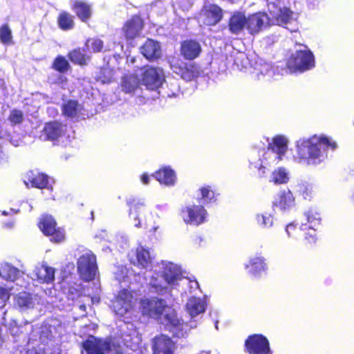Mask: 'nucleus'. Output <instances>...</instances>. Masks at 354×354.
I'll list each match as a JSON object with an SVG mask.
<instances>
[{"mask_svg":"<svg viewBox=\"0 0 354 354\" xmlns=\"http://www.w3.org/2000/svg\"><path fill=\"white\" fill-rule=\"evenodd\" d=\"M295 147L294 158L296 161L307 165H317L327 158V149L335 150L337 145L324 135H313L298 139Z\"/></svg>","mask_w":354,"mask_h":354,"instance_id":"f257e3e1","label":"nucleus"},{"mask_svg":"<svg viewBox=\"0 0 354 354\" xmlns=\"http://www.w3.org/2000/svg\"><path fill=\"white\" fill-rule=\"evenodd\" d=\"M273 10H270L272 19L271 20V25L277 24L279 26H286L287 29L294 31L293 29L290 28L288 25L291 24L293 21L292 12L287 8H277L272 4Z\"/></svg>","mask_w":354,"mask_h":354,"instance_id":"a211bd4d","label":"nucleus"},{"mask_svg":"<svg viewBox=\"0 0 354 354\" xmlns=\"http://www.w3.org/2000/svg\"><path fill=\"white\" fill-rule=\"evenodd\" d=\"M91 300H92V304L99 303L100 297H91Z\"/></svg>","mask_w":354,"mask_h":354,"instance_id":"bf43d9fd","label":"nucleus"},{"mask_svg":"<svg viewBox=\"0 0 354 354\" xmlns=\"http://www.w3.org/2000/svg\"><path fill=\"white\" fill-rule=\"evenodd\" d=\"M308 229H309V232H305V239L310 243H315L316 241L315 229V228H308Z\"/></svg>","mask_w":354,"mask_h":354,"instance_id":"603ef678","label":"nucleus"},{"mask_svg":"<svg viewBox=\"0 0 354 354\" xmlns=\"http://www.w3.org/2000/svg\"><path fill=\"white\" fill-rule=\"evenodd\" d=\"M64 125L59 121H50L45 124L41 133L45 140L56 141L64 133Z\"/></svg>","mask_w":354,"mask_h":354,"instance_id":"6ab92c4d","label":"nucleus"},{"mask_svg":"<svg viewBox=\"0 0 354 354\" xmlns=\"http://www.w3.org/2000/svg\"><path fill=\"white\" fill-rule=\"evenodd\" d=\"M206 307L205 298L193 296L188 299L185 305V311L191 319L195 322L205 313Z\"/></svg>","mask_w":354,"mask_h":354,"instance_id":"f3484780","label":"nucleus"},{"mask_svg":"<svg viewBox=\"0 0 354 354\" xmlns=\"http://www.w3.org/2000/svg\"><path fill=\"white\" fill-rule=\"evenodd\" d=\"M270 18L264 12H258L247 18V30L251 35L259 33L271 25Z\"/></svg>","mask_w":354,"mask_h":354,"instance_id":"2eb2a0df","label":"nucleus"},{"mask_svg":"<svg viewBox=\"0 0 354 354\" xmlns=\"http://www.w3.org/2000/svg\"><path fill=\"white\" fill-rule=\"evenodd\" d=\"M141 181L143 184L147 185L149 183V177L147 174H143L141 176Z\"/></svg>","mask_w":354,"mask_h":354,"instance_id":"13d9d810","label":"nucleus"},{"mask_svg":"<svg viewBox=\"0 0 354 354\" xmlns=\"http://www.w3.org/2000/svg\"><path fill=\"white\" fill-rule=\"evenodd\" d=\"M77 271L82 280H93L97 271L95 257L88 254L82 255L77 261Z\"/></svg>","mask_w":354,"mask_h":354,"instance_id":"0eeeda50","label":"nucleus"},{"mask_svg":"<svg viewBox=\"0 0 354 354\" xmlns=\"http://www.w3.org/2000/svg\"><path fill=\"white\" fill-rule=\"evenodd\" d=\"M200 73V68L196 65L191 64L182 71L181 77L186 81H192L198 77Z\"/></svg>","mask_w":354,"mask_h":354,"instance_id":"79ce46f5","label":"nucleus"},{"mask_svg":"<svg viewBox=\"0 0 354 354\" xmlns=\"http://www.w3.org/2000/svg\"><path fill=\"white\" fill-rule=\"evenodd\" d=\"M123 239H124V240H123V241H122L123 245H127V244H128V241H127V239L126 238H123Z\"/></svg>","mask_w":354,"mask_h":354,"instance_id":"e2e57ef3","label":"nucleus"},{"mask_svg":"<svg viewBox=\"0 0 354 354\" xmlns=\"http://www.w3.org/2000/svg\"><path fill=\"white\" fill-rule=\"evenodd\" d=\"M130 262L140 268L147 269L152 262V257L149 250L143 246H138L135 250L128 254Z\"/></svg>","mask_w":354,"mask_h":354,"instance_id":"ddd939ff","label":"nucleus"},{"mask_svg":"<svg viewBox=\"0 0 354 354\" xmlns=\"http://www.w3.org/2000/svg\"><path fill=\"white\" fill-rule=\"evenodd\" d=\"M314 57L305 46H299L288 61V67L292 71H304L314 66Z\"/></svg>","mask_w":354,"mask_h":354,"instance_id":"423d86ee","label":"nucleus"},{"mask_svg":"<svg viewBox=\"0 0 354 354\" xmlns=\"http://www.w3.org/2000/svg\"><path fill=\"white\" fill-rule=\"evenodd\" d=\"M245 268L248 269V272L252 275L257 276L265 272L267 267L265 259L262 257L256 256L250 259L248 264L245 265Z\"/></svg>","mask_w":354,"mask_h":354,"instance_id":"473e14b6","label":"nucleus"},{"mask_svg":"<svg viewBox=\"0 0 354 354\" xmlns=\"http://www.w3.org/2000/svg\"><path fill=\"white\" fill-rule=\"evenodd\" d=\"M122 352V346L120 344H118L117 346H115L112 344V354H120Z\"/></svg>","mask_w":354,"mask_h":354,"instance_id":"4d7b16f0","label":"nucleus"},{"mask_svg":"<svg viewBox=\"0 0 354 354\" xmlns=\"http://www.w3.org/2000/svg\"><path fill=\"white\" fill-rule=\"evenodd\" d=\"M8 120L12 125L20 124L24 120V114L21 110L14 109L10 111Z\"/></svg>","mask_w":354,"mask_h":354,"instance_id":"a18cd8bd","label":"nucleus"},{"mask_svg":"<svg viewBox=\"0 0 354 354\" xmlns=\"http://www.w3.org/2000/svg\"><path fill=\"white\" fill-rule=\"evenodd\" d=\"M91 48L94 53H99L103 48V41L99 39H94L91 41Z\"/></svg>","mask_w":354,"mask_h":354,"instance_id":"3c124183","label":"nucleus"},{"mask_svg":"<svg viewBox=\"0 0 354 354\" xmlns=\"http://www.w3.org/2000/svg\"><path fill=\"white\" fill-rule=\"evenodd\" d=\"M141 53L148 59H156L161 55V48L158 42L147 39L140 48Z\"/></svg>","mask_w":354,"mask_h":354,"instance_id":"bb28decb","label":"nucleus"},{"mask_svg":"<svg viewBox=\"0 0 354 354\" xmlns=\"http://www.w3.org/2000/svg\"><path fill=\"white\" fill-rule=\"evenodd\" d=\"M142 28V19L138 16H134L125 24L123 30L127 39H131L140 35Z\"/></svg>","mask_w":354,"mask_h":354,"instance_id":"b1692460","label":"nucleus"},{"mask_svg":"<svg viewBox=\"0 0 354 354\" xmlns=\"http://www.w3.org/2000/svg\"><path fill=\"white\" fill-rule=\"evenodd\" d=\"M174 343L165 335H160L153 339V354H173Z\"/></svg>","mask_w":354,"mask_h":354,"instance_id":"4be33fe9","label":"nucleus"},{"mask_svg":"<svg viewBox=\"0 0 354 354\" xmlns=\"http://www.w3.org/2000/svg\"><path fill=\"white\" fill-rule=\"evenodd\" d=\"M147 283L151 292L158 294H164L168 292L170 287H173L166 277L156 270L147 278Z\"/></svg>","mask_w":354,"mask_h":354,"instance_id":"9b49d317","label":"nucleus"},{"mask_svg":"<svg viewBox=\"0 0 354 354\" xmlns=\"http://www.w3.org/2000/svg\"><path fill=\"white\" fill-rule=\"evenodd\" d=\"M51 68L59 74H66L71 71V66L63 55H57L51 64Z\"/></svg>","mask_w":354,"mask_h":354,"instance_id":"c9c22d12","label":"nucleus"},{"mask_svg":"<svg viewBox=\"0 0 354 354\" xmlns=\"http://www.w3.org/2000/svg\"><path fill=\"white\" fill-rule=\"evenodd\" d=\"M159 271L170 282L171 286L178 284L180 279L182 270L180 266L168 261H162L158 263Z\"/></svg>","mask_w":354,"mask_h":354,"instance_id":"f8f14e48","label":"nucleus"},{"mask_svg":"<svg viewBox=\"0 0 354 354\" xmlns=\"http://www.w3.org/2000/svg\"><path fill=\"white\" fill-rule=\"evenodd\" d=\"M297 191L299 192L305 199L310 197L312 187L306 183H299L297 185Z\"/></svg>","mask_w":354,"mask_h":354,"instance_id":"de8ad7c7","label":"nucleus"},{"mask_svg":"<svg viewBox=\"0 0 354 354\" xmlns=\"http://www.w3.org/2000/svg\"><path fill=\"white\" fill-rule=\"evenodd\" d=\"M222 17V10L214 4L205 5L200 15V20L207 26L216 25L221 20Z\"/></svg>","mask_w":354,"mask_h":354,"instance_id":"dca6fc26","label":"nucleus"},{"mask_svg":"<svg viewBox=\"0 0 354 354\" xmlns=\"http://www.w3.org/2000/svg\"><path fill=\"white\" fill-rule=\"evenodd\" d=\"M55 269L46 265H42L36 271V279L40 283H52L55 280Z\"/></svg>","mask_w":354,"mask_h":354,"instance_id":"2f4dec72","label":"nucleus"},{"mask_svg":"<svg viewBox=\"0 0 354 354\" xmlns=\"http://www.w3.org/2000/svg\"><path fill=\"white\" fill-rule=\"evenodd\" d=\"M67 57L73 64L80 66H87L91 59V57L86 53V50L80 47L70 50Z\"/></svg>","mask_w":354,"mask_h":354,"instance_id":"393cba45","label":"nucleus"},{"mask_svg":"<svg viewBox=\"0 0 354 354\" xmlns=\"http://www.w3.org/2000/svg\"><path fill=\"white\" fill-rule=\"evenodd\" d=\"M290 179L289 171L283 167H279L276 168L272 172L270 177V182L274 185L286 184Z\"/></svg>","mask_w":354,"mask_h":354,"instance_id":"f704fd0d","label":"nucleus"},{"mask_svg":"<svg viewBox=\"0 0 354 354\" xmlns=\"http://www.w3.org/2000/svg\"><path fill=\"white\" fill-rule=\"evenodd\" d=\"M273 207L281 212H286L294 207L295 197L290 190L281 192L272 203Z\"/></svg>","mask_w":354,"mask_h":354,"instance_id":"412c9836","label":"nucleus"},{"mask_svg":"<svg viewBox=\"0 0 354 354\" xmlns=\"http://www.w3.org/2000/svg\"><path fill=\"white\" fill-rule=\"evenodd\" d=\"M288 140L284 136H277L272 139L261 159L259 169L262 171V174L266 173L264 169L267 166H275L283 160L288 151Z\"/></svg>","mask_w":354,"mask_h":354,"instance_id":"20e7f679","label":"nucleus"},{"mask_svg":"<svg viewBox=\"0 0 354 354\" xmlns=\"http://www.w3.org/2000/svg\"><path fill=\"white\" fill-rule=\"evenodd\" d=\"M58 27L64 31L72 30L75 27L74 17L66 11H62L57 17Z\"/></svg>","mask_w":354,"mask_h":354,"instance_id":"72a5a7b5","label":"nucleus"},{"mask_svg":"<svg viewBox=\"0 0 354 354\" xmlns=\"http://www.w3.org/2000/svg\"><path fill=\"white\" fill-rule=\"evenodd\" d=\"M15 304L21 308L27 309L33 306L32 295L26 291H21L15 297Z\"/></svg>","mask_w":354,"mask_h":354,"instance_id":"58836bf2","label":"nucleus"},{"mask_svg":"<svg viewBox=\"0 0 354 354\" xmlns=\"http://www.w3.org/2000/svg\"><path fill=\"white\" fill-rule=\"evenodd\" d=\"M153 176L162 185L173 186L176 183V177L174 170L169 167H164L157 171Z\"/></svg>","mask_w":354,"mask_h":354,"instance_id":"cd10ccee","label":"nucleus"},{"mask_svg":"<svg viewBox=\"0 0 354 354\" xmlns=\"http://www.w3.org/2000/svg\"><path fill=\"white\" fill-rule=\"evenodd\" d=\"M5 81L3 79L0 78V88H5Z\"/></svg>","mask_w":354,"mask_h":354,"instance_id":"680f3d73","label":"nucleus"},{"mask_svg":"<svg viewBox=\"0 0 354 354\" xmlns=\"http://www.w3.org/2000/svg\"><path fill=\"white\" fill-rule=\"evenodd\" d=\"M140 308L143 314L157 319L175 336H183V324L177 317L174 310L167 306L164 300L159 299H142L140 302Z\"/></svg>","mask_w":354,"mask_h":354,"instance_id":"f03ea898","label":"nucleus"},{"mask_svg":"<svg viewBox=\"0 0 354 354\" xmlns=\"http://www.w3.org/2000/svg\"><path fill=\"white\" fill-rule=\"evenodd\" d=\"M57 226V224L55 219L50 215L42 216L38 223V227L45 236L49 234L53 228H55Z\"/></svg>","mask_w":354,"mask_h":354,"instance_id":"4c0bfd02","label":"nucleus"},{"mask_svg":"<svg viewBox=\"0 0 354 354\" xmlns=\"http://www.w3.org/2000/svg\"><path fill=\"white\" fill-rule=\"evenodd\" d=\"M127 272V268L125 267H121L120 268V273L115 274V279L120 281L122 279L125 278Z\"/></svg>","mask_w":354,"mask_h":354,"instance_id":"5fc2aeb1","label":"nucleus"},{"mask_svg":"<svg viewBox=\"0 0 354 354\" xmlns=\"http://www.w3.org/2000/svg\"><path fill=\"white\" fill-rule=\"evenodd\" d=\"M165 80V75L162 68L150 67L147 68L142 73V84L146 86V92L143 95V99L147 101L158 97L156 92Z\"/></svg>","mask_w":354,"mask_h":354,"instance_id":"39448f33","label":"nucleus"},{"mask_svg":"<svg viewBox=\"0 0 354 354\" xmlns=\"http://www.w3.org/2000/svg\"><path fill=\"white\" fill-rule=\"evenodd\" d=\"M229 30L232 34L241 33L245 28H247V18L243 14L235 13L229 20Z\"/></svg>","mask_w":354,"mask_h":354,"instance_id":"c85d7f7f","label":"nucleus"},{"mask_svg":"<svg viewBox=\"0 0 354 354\" xmlns=\"http://www.w3.org/2000/svg\"><path fill=\"white\" fill-rule=\"evenodd\" d=\"M207 212L201 205H189L181 210V217L185 223L198 225L205 221Z\"/></svg>","mask_w":354,"mask_h":354,"instance_id":"9d476101","label":"nucleus"},{"mask_svg":"<svg viewBox=\"0 0 354 354\" xmlns=\"http://www.w3.org/2000/svg\"><path fill=\"white\" fill-rule=\"evenodd\" d=\"M127 204L129 207V218L136 227L149 228V231L153 232L159 229V225L155 222L154 216L149 210L144 200L130 199Z\"/></svg>","mask_w":354,"mask_h":354,"instance_id":"7ed1b4c3","label":"nucleus"},{"mask_svg":"<svg viewBox=\"0 0 354 354\" xmlns=\"http://www.w3.org/2000/svg\"><path fill=\"white\" fill-rule=\"evenodd\" d=\"M245 344L250 354H268L270 352L268 339L260 335H254L249 337Z\"/></svg>","mask_w":354,"mask_h":354,"instance_id":"4468645a","label":"nucleus"},{"mask_svg":"<svg viewBox=\"0 0 354 354\" xmlns=\"http://www.w3.org/2000/svg\"><path fill=\"white\" fill-rule=\"evenodd\" d=\"M3 214L7 215V213L4 211V212H3Z\"/></svg>","mask_w":354,"mask_h":354,"instance_id":"69168bd1","label":"nucleus"},{"mask_svg":"<svg viewBox=\"0 0 354 354\" xmlns=\"http://www.w3.org/2000/svg\"><path fill=\"white\" fill-rule=\"evenodd\" d=\"M201 193V200L203 204H207L213 199L214 198V192L212 190L209 189V187H202L200 189Z\"/></svg>","mask_w":354,"mask_h":354,"instance_id":"49530a36","label":"nucleus"},{"mask_svg":"<svg viewBox=\"0 0 354 354\" xmlns=\"http://www.w3.org/2000/svg\"><path fill=\"white\" fill-rule=\"evenodd\" d=\"M83 109V106L77 100L69 99L61 106L62 115L67 118H77Z\"/></svg>","mask_w":354,"mask_h":354,"instance_id":"a878e982","label":"nucleus"},{"mask_svg":"<svg viewBox=\"0 0 354 354\" xmlns=\"http://www.w3.org/2000/svg\"><path fill=\"white\" fill-rule=\"evenodd\" d=\"M136 301V293L129 289L120 291L113 307L116 314L123 315L129 311Z\"/></svg>","mask_w":354,"mask_h":354,"instance_id":"1a4fd4ad","label":"nucleus"},{"mask_svg":"<svg viewBox=\"0 0 354 354\" xmlns=\"http://www.w3.org/2000/svg\"><path fill=\"white\" fill-rule=\"evenodd\" d=\"M258 70L263 76L271 77L274 74L272 66L269 63H263V64H261Z\"/></svg>","mask_w":354,"mask_h":354,"instance_id":"09e8293b","label":"nucleus"},{"mask_svg":"<svg viewBox=\"0 0 354 354\" xmlns=\"http://www.w3.org/2000/svg\"><path fill=\"white\" fill-rule=\"evenodd\" d=\"M189 288L191 290V292H194L195 290L199 289L198 282L196 280L189 281Z\"/></svg>","mask_w":354,"mask_h":354,"instance_id":"6e6d98bb","label":"nucleus"},{"mask_svg":"<svg viewBox=\"0 0 354 354\" xmlns=\"http://www.w3.org/2000/svg\"><path fill=\"white\" fill-rule=\"evenodd\" d=\"M71 9L76 16L83 22H86L91 16V9L87 3L76 0L73 2Z\"/></svg>","mask_w":354,"mask_h":354,"instance_id":"c756f323","label":"nucleus"},{"mask_svg":"<svg viewBox=\"0 0 354 354\" xmlns=\"http://www.w3.org/2000/svg\"><path fill=\"white\" fill-rule=\"evenodd\" d=\"M4 278L9 281L14 282L19 279L20 276V270L10 265H7L3 268Z\"/></svg>","mask_w":354,"mask_h":354,"instance_id":"c03bdc74","label":"nucleus"},{"mask_svg":"<svg viewBox=\"0 0 354 354\" xmlns=\"http://www.w3.org/2000/svg\"><path fill=\"white\" fill-rule=\"evenodd\" d=\"M86 354H106L111 350V341L90 335L81 343Z\"/></svg>","mask_w":354,"mask_h":354,"instance_id":"6e6552de","label":"nucleus"},{"mask_svg":"<svg viewBox=\"0 0 354 354\" xmlns=\"http://www.w3.org/2000/svg\"><path fill=\"white\" fill-rule=\"evenodd\" d=\"M79 308H80L82 311H83V312H84V313H86V305H85V304H80V305H79Z\"/></svg>","mask_w":354,"mask_h":354,"instance_id":"052dcab7","label":"nucleus"},{"mask_svg":"<svg viewBox=\"0 0 354 354\" xmlns=\"http://www.w3.org/2000/svg\"><path fill=\"white\" fill-rule=\"evenodd\" d=\"M243 57H245V55H244L243 54H241V55H240V57H241V58H243Z\"/></svg>","mask_w":354,"mask_h":354,"instance_id":"0e129e2a","label":"nucleus"},{"mask_svg":"<svg viewBox=\"0 0 354 354\" xmlns=\"http://www.w3.org/2000/svg\"><path fill=\"white\" fill-rule=\"evenodd\" d=\"M255 221L260 227L269 229L273 226L274 216L268 212L258 213L255 216Z\"/></svg>","mask_w":354,"mask_h":354,"instance_id":"ea45409f","label":"nucleus"},{"mask_svg":"<svg viewBox=\"0 0 354 354\" xmlns=\"http://www.w3.org/2000/svg\"><path fill=\"white\" fill-rule=\"evenodd\" d=\"M10 289L0 286V304H3L10 299Z\"/></svg>","mask_w":354,"mask_h":354,"instance_id":"8fccbe9b","label":"nucleus"},{"mask_svg":"<svg viewBox=\"0 0 354 354\" xmlns=\"http://www.w3.org/2000/svg\"><path fill=\"white\" fill-rule=\"evenodd\" d=\"M297 230L296 226L293 223H290L286 226V232L289 237L294 236V232Z\"/></svg>","mask_w":354,"mask_h":354,"instance_id":"864d4df0","label":"nucleus"},{"mask_svg":"<svg viewBox=\"0 0 354 354\" xmlns=\"http://www.w3.org/2000/svg\"><path fill=\"white\" fill-rule=\"evenodd\" d=\"M307 223H302L300 230L306 232L308 228H315L318 226L320 223L319 214L313 209H309L305 213Z\"/></svg>","mask_w":354,"mask_h":354,"instance_id":"e433bc0d","label":"nucleus"},{"mask_svg":"<svg viewBox=\"0 0 354 354\" xmlns=\"http://www.w3.org/2000/svg\"><path fill=\"white\" fill-rule=\"evenodd\" d=\"M24 183L30 187L43 189L48 187V176L47 174L37 170H30L24 176Z\"/></svg>","mask_w":354,"mask_h":354,"instance_id":"aec40b11","label":"nucleus"},{"mask_svg":"<svg viewBox=\"0 0 354 354\" xmlns=\"http://www.w3.org/2000/svg\"><path fill=\"white\" fill-rule=\"evenodd\" d=\"M201 50L200 44L195 41L188 40L182 44L181 53L187 59H194L197 57Z\"/></svg>","mask_w":354,"mask_h":354,"instance_id":"7c9ffc66","label":"nucleus"},{"mask_svg":"<svg viewBox=\"0 0 354 354\" xmlns=\"http://www.w3.org/2000/svg\"><path fill=\"white\" fill-rule=\"evenodd\" d=\"M46 236L49 237L52 243H59L65 240L66 233L64 228L57 226Z\"/></svg>","mask_w":354,"mask_h":354,"instance_id":"37998d69","label":"nucleus"},{"mask_svg":"<svg viewBox=\"0 0 354 354\" xmlns=\"http://www.w3.org/2000/svg\"><path fill=\"white\" fill-rule=\"evenodd\" d=\"M122 88L127 93H133L138 95L139 102L138 103L142 104L145 101L141 99L143 96H140V88L139 86V80L137 76L134 75H129L125 76L122 82Z\"/></svg>","mask_w":354,"mask_h":354,"instance_id":"5701e85b","label":"nucleus"},{"mask_svg":"<svg viewBox=\"0 0 354 354\" xmlns=\"http://www.w3.org/2000/svg\"><path fill=\"white\" fill-rule=\"evenodd\" d=\"M0 42L5 46H10L14 43L12 30L8 24L0 26Z\"/></svg>","mask_w":354,"mask_h":354,"instance_id":"a19ab883","label":"nucleus"}]
</instances>
